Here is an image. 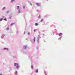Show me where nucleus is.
<instances>
[{
	"label": "nucleus",
	"instance_id": "1",
	"mask_svg": "<svg viewBox=\"0 0 75 75\" xmlns=\"http://www.w3.org/2000/svg\"><path fill=\"white\" fill-rule=\"evenodd\" d=\"M35 4L38 6H40V4L38 3H36Z\"/></svg>",
	"mask_w": 75,
	"mask_h": 75
},
{
	"label": "nucleus",
	"instance_id": "2",
	"mask_svg": "<svg viewBox=\"0 0 75 75\" xmlns=\"http://www.w3.org/2000/svg\"><path fill=\"white\" fill-rule=\"evenodd\" d=\"M61 35H62V33H60L59 34V36H61Z\"/></svg>",
	"mask_w": 75,
	"mask_h": 75
},
{
	"label": "nucleus",
	"instance_id": "3",
	"mask_svg": "<svg viewBox=\"0 0 75 75\" xmlns=\"http://www.w3.org/2000/svg\"><path fill=\"white\" fill-rule=\"evenodd\" d=\"M27 46H24L23 47V48L24 49H25V48H27Z\"/></svg>",
	"mask_w": 75,
	"mask_h": 75
},
{
	"label": "nucleus",
	"instance_id": "4",
	"mask_svg": "<svg viewBox=\"0 0 75 75\" xmlns=\"http://www.w3.org/2000/svg\"><path fill=\"white\" fill-rule=\"evenodd\" d=\"M4 50H8V49L7 48H4Z\"/></svg>",
	"mask_w": 75,
	"mask_h": 75
},
{
	"label": "nucleus",
	"instance_id": "5",
	"mask_svg": "<svg viewBox=\"0 0 75 75\" xmlns=\"http://www.w3.org/2000/svg\"><path fill=\"white\" fill-rule=\"evenodd\" d=\"M19 68V65L18 64H17V66L16 67V68Z\"/></svg>",
	"mask_w": 75,
	"mask_h": 75
},
{
	"label": "nucleus",
	"instance_id": "6",
	"mask_svg": "<svg viewBox=\"0 0 75 75\" xmlns=\"http://www.w3.org/2000/svg\"><path fill=\"white\" fill-rule=\"evenodd\" d=\"M35 25L36 26H37V25H38V23H35Z\"/></svg>",
	"mask_w": 75,
	"mask_h": 75
},
{
	"label": "nucleus",
	"instance_id": "7",
	"mask_svg": "<svg viewBox=\"0 0 75 75\" xmlns=\"http://www.w3.org/2000/svg\"><path fill=\"white\" fill-rule=\"evenodd\" d=\"M17 71H16L15 72V75H17Z\"/></svg>",
	"mask_w": 75,
	"mask_h": 75
},
{
	"label": "nucleus",
	"instance_id": "8",
	"mask_svg": "<svg viewBox=\"0 0 75 75\" xmlns=\"http://www.w3.org/2000/svg\"><path fill=\"white\" fill-rule=\"evenodd\" d=\"M3 20V18H1L0 19V21H2V20Z\"/></svg>",
	"mask_w": 75,
	"mask_h": 75
},
{
	"label": "nucleus",
	"instance_id": "9",
	"mask_svg": "<svg viewBox=\"0 0 75 75\" xmlns=\"http://www.w3.org/2000/svg\"><path fill=\"white\" fill-rule=\"evenodd\" d=\"M17 7V9H19V8H20V6H18Z\"/></svg>",
	"mask_w": 75,
	"mask_h": 75
},
{
	"label": "nucleus",
	"instance_id": "10",
	"mask_svg": "<svg viewBox=\"0 0 75 75\" xmlns=\"http://www.w3.org/2000/svg\"><path fill=\"white\" fill-rule=\"evenodd\" d=\"M18 64H17V63H14V66H16V65H17Z\"/></svg>",
	"mask_w": 75,
	"mask_h": 75
},
{
	"label": "nucleus",
	"instance_id": "11",
	"mask_svg": "<svg viewBox=\"0 0 75 75\" xmlns=\"http://www.w3.org/2000/svg\"><path fill=\"white\" fill-rule=\"evenodd\" d=\"M15 0H11V3H12V2H13V1H14Z\"/></svg>",
	"mask_w": 75,
	"mask_h": 75
},
{
	"label": "nucleus",
	"instance_id": "12",
	"mask_svg": "<svg viewBox=\"0 0 75 75\" xmlns=\"http://www.w3.org/2000/svg\"><path fill=\"white\" fill-rule=\"evenodd\" d=\"M43 20H44V19H42V20H41L40 22L41 23H42V21H43Z\"/></svg>",
	"mask_w": 75,
	"mask_h": 75
},
{
	"label": "nucleus",
	"instance_id": "13",
	"mask_svg": "<svg viewBox=\"0 0 75 75\" xmlns=\"http://www.w3.org/2000/svg\"><path fill=\"white\" fill-rule=\"evenodd\" d=\"M38 70H36V71H35V72H36V73H38Z\"/></svg>",
	"mask_w": 75,
	"mask_h": 75
},
{
	"label": "nucleus",
	"instance_id": "14",
	"mask_svg": "<svg viewBox=\"0 0 75 75\" xmlns=\"http://www.w3.org/2000/svg\"><path fill=\"white\" fill-rule=\"evenodd\" d=\"M35 38H34L33 39V41H34V42H35Z\"/></svg>",
	"mask_w": 75,
	"mask_h": 75
},
{
	"label": "nucleus",
	"instance_id": "15",
	"mask_svg": "<svg viewBox=\"0 0 75 75\" xmlns=\"http://www.w3.org/2000/svg\"><path fill=\"white\" fill-rule=\"evenodd\" d=\"M5 7H4L3 8H2V10H4V9H5Z\"/></svg>",
	"mask_w": 75,
	"mask_h": 75
},
{
	"label": "nucleus",
	"instance_id": "16",
	"mask_svg": "<svg viewBox=\"0 0 75 75\" xmlns=\"http://www.w3.org/2000/svg\"><path fill=\"white\" fill-rule=\"evenodd\" d=\"M13 24H14V23H11V24H10V25H13Z\"/></svg>",
	"mask_w": 75,
	"mask_h": 75
},
{
	"label": "nucleus",
	"instance_id": "17",
	"mask_svg": "<svg viewBox=\"0 0 75 75\" xmlns=\"http://www.w3.org/2000/svg\"><path fill=\"white\" fill-rule=\"evenodd\" d=\"M20 10L19 9L18 11V13H20Z\"/></svg>",
	"mask_w": 75,
	"mask_h": 75
},
{
	"label": "nucleus",
	"instance_id": "18",
	"mask_svg": "<svg viewBox=\"0 0 75 75\" xmlns=\"http://www.w3.org/2000/svg\"><path fill=\"white\" fill-rule=\"evenodd\" d=\"M2 36H3V37H4V36H5V34H3L2 35Z\"/></svg>",
	"mask_w": 75,
	"mask_h": 75
},
{
	"label": "nucleus",
	"instance_id": "19",
	"mask_svg": "<svg viewBox=\"0 0 75 75\" xmlns=\"http://www.w3.org/2000/svg\"><path fill=\"white\" fill-rule=\"evenodd\" d=\"M4 20H5V21H7V20H6V18H4Z\"/></svg>",
	"mask_w": 75,
	"mask_h": 75
},
{
	"label": "nucleus",
	"instance_id": "20",
	"mask_svg": "<svg viewBox=\"0 0 75 75\" xmlns=\"http://www.w3.org/2000/svg\"><path fill=\"white\" fill-rule=\"evenodd\" d=\"M23 8H25V6H23Z\"/></svg>",
	"mask_w": 75,
	"mask_h": 75
},
{
	"label": "nucleus",
	"instance_id": "21",
	"mask_svg": "<svg viewBox=\"0 0 75 75\" xmlns=\"http://www.w3.org/2000/svg\"><path fill=\"white\" fill-rule=\"evenodd\" d=\"M31 68L32 69L33 68V66H31Z\"/></svg>",
	"mask_w": 75,
	"mask_h": 75
},
{
	"label": "nucleus",
	"instance_id": "22",
	"mask_svg": "<svg viewBox=\"0 0 75 75\" xmlns=\"http://www.w3.org/2000/svg\"><path fill=\"white\" fill-rule=\"evenodd\" d=\"M7 30H8V28H7Z\"/></svg>",
	"mask_w": 75,
	"mask_h": 75
},
{
	"label": "nucleus",
	"instance_id": "23",
	"mask_svg": "<svg viewBox=\"0 0 75 75\" xmlns=\"http://www.w3.org/2000/svg\"><path fill=\"white\" fill-rule=\"evenodd\" d=\"M34 32H35V30L34 29Z\"/></svg>",
	"mask_w": 75,
	"mask_h": 75
},
{
	"label": "nucleus",
	"instance_id": "24",
	"mask_svg": "<svg viewBox=\"0 0 75 75\" xmlns=\"http://www.w3.org/2000/svg\"><path fill=\"white\" fill-rule=\"evenodd\" d=\"M62 38V37H61L59 38V39H61V38Z\"/></svg>",
	"mask_w": 75,
	"mask_h": 75
},
{
	"label": "nucleus",
	"instance_id": "25",
	"mask_svg": "<svg viewBox=\"0 0 75 75\" xmlns=\"http://www.w3.org/2000/svg\"><path fill=\"white\" fill-rule=\"evenodd\" d=\"M39 18H40V16L38 17Z\"/></svg>",
	"mask_w": 75,
	"mask_h": 75
},
{
	"label": "nucleus",
	"instance_id": "26",
	"mask_svg": "<svg viewBox=\"0 0 75 75\" xmlns=\"http://www.w3.org/2000/svg\"><path fill=\"white\" fill-rule=\"evenodd\" d=\"M28 34H30V33H28Z\"/></svg>",
	"mask_w": 75,
	"mask_h": 75
},
{
	"label": "nucleus",
	"instance_id": "27",
	"mask_svg": "<svg viewBox=\"0 0 75 75\" xmlns=\"http://www.w3.org/2000/svg\"><path fill=\"white\" fill-rule=\"evenodd\" d=\"M0 75H3L2 74H0Z\"/></svg>",
	"mask_w": 75,
	"mask_h": 75
},
{
	"label": "nucleus",
	"instance_id": "28",
	"mask_svg": "<svg viewBox=\"0 0 75 75\" xmlns=\"http://www.w3.org/2000/svg\"><path fill=\"white\" fill-rule=\"evenodd\" d=\"M45 74H46V75H47V74H46V73H45Z\"/></svg>",
	"mask_w": 75,
	"mask_h": 75
}]
</instances>
